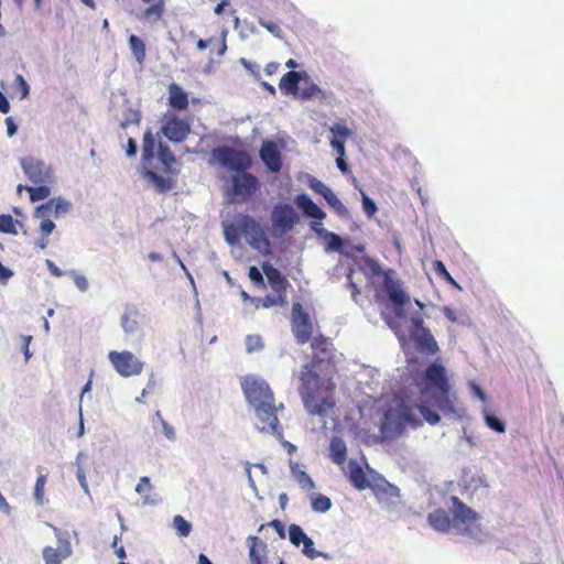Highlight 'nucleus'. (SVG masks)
Instances as JSON below:
<instances>
[{
  "label": "nucleus",
  "instance_id": "1",
  "mask_svg": "<svg viewBox=\"0 0 564 564\" xmlns=\"http://www.w3.org/2000/svg\"><path fill=\"white\" fill-rule=\"evenodd\" d=\"M311 348L312 359L300 372L299 393L311 415L326 416L336 404L334 345L319 334L311 339Z\"/></svg>",
  "mask_w": 564,
  "mask_h": 564
},
{
  "label": "nucleus",
  "instance_id": "2",
  "mask_svg": "<svg viewBox=\"0 0 564 564\" xmlns=\"http://www.w3.org/2000/svg\"><path fill=\"white\" fill-rule=\"evenodd\" d=\"M241 390L247 402L253 408L261 425L259 430L274 435H281L282 429L278 411L283 410V403L275 404L274 393L269 383L259 377L247 376L241 380Z\"/></svg>",
  "mask_w": 564,
  "mask_h": 564
},
{
  "label": "nucleus",
  "instance_id": "3",
  "mask_svg": "<svg viewBox=\"0 0 564 564\" xmlns=\"http://www.w3.org/2000/svg\"><path fill=\"white\" fill-rule=\"evenodd\" d=\"M155 153L163 166L162 172L164 175H160L153 170H147L144 177L154 185L156 192L167 193L176 185L175 176L178 173L175 167L176 158L167 144L159 141L151 129H147L142 140V162L151 164Z\"/></svg>",
  "mask_w": 564,
  "mask_h": 564
},
{
  "label": "nucleus",
  "instance_id": "4",
  "mask_svg": "<svg viewBox=\"0 0 564 564\" xmlns=\"http://www.w3.org/2000/svg\"><path fill=\"white\" fill-rule=\"evenodd\" d=\"M451 501L453 503V518H451L449 512L438 508L429 513V524L441 533H446L451 528H454L458 534L473 535L475 529L478 528V514L456 496H452Z\"/></svg>",
  "mask_w": 564,
  "mask_h": 564
},
{
  "label": "nucleus",
  "instance_id": "5",
  "mask_svg": "<svg viewBox=\"0 0 564 564\" xmlns=\"http://www.w3.org/2000/svg\"><path fill=\"white\" fill-rule=\"evenodd\" d=\"M421 395L429 397L434 401L436 406L444 413H452L455 411L453 397L451 392V384L443 365L433 362L426 369L417 382Z\"/></svg>",
  "mask_w": 564,
  "mask_h": 564
},
{
  "label": "nucleus",
  "instance_id": "6",
  "mask_svg": "<svg viewBox=\"0 0 564 564\" xmlns=\"http://www.w3.org/2000/svg\"><path fill=\"white\" fill-rule=\"evenodd\" d=\"M411 323L412 326L409 332V335L405 334L398 326H392V329L395 336L398 337V340L402 349H405L409 343L413 341L416 350H419L420 352L431 356L436 355L440 350L438 345L433 335L431 334L430 329L424 326L422 315L416 314L412 316Z\"/></svg>",
  "mask_w": 564,
  "mask_h": 564
},
{
  "label": "nucleus",
  "instance_id": "7",
  "mask_svg": "<svg viewBox=\"0 0 564 564\" xmlns=\"http://www.w3.org/2000/svg\"><path fill=\"white\" fill-rule=\"evenodd\" d=\"M408 424L414 427L421 424L411 406L402 404L398 409L387 410L380 425L381 438L392 441L400 437Z\"/></svg>",
  "mask_w": 564,
  "mask_h": 564
},
{
  "label": "nucleus",
  "instance_id": "8",
  "mask_svg": "<svg viewBox=\"0 0 564 564\" xmlns=\"http://www.w3.org/2000/svg\"><path fill=\"white\" fill-rule=\"evenodd\" d=\"M212 156L223 167L237 173L248 171L252 166L251 156L242 150L221 145L212 150Z\"/></svg>",
  "mask_w": 564,
  "mask_h": 564
},
{
  "label": "nucleus",
  "instance_id": "9",
  "mask_svg": "<svg viewBox=\"0 0 564 564\" xmlns=\"http://www.w3.org/2000/svg\"><path fill=\"white\" fill-rule=\"evenodd\" d=\"M240 228L252 249L263 256L271 254V243L259 221L249 215H240Z\"/></svg>",
  "mask_w": 564,
  "mask_h": 564
},
{
  "label": "nucleus",
  "instance_id": "10",
  "mask_svg": "<svg viewBox=\"0 0 564 564\" xmlns=\"http://www.w3.org/2000/svg\"><path fill=\"white\" fill-rule=\"evenodd\" d=\"M300 217L292 205L286 203L276 204L271 213L272 235L281 238L299 223Z\"/></svg>",
  "mask_w": 564,
  "mask_h": 564
},
{
  "label": "nucleus",
  "instance_id": "11",
  "mask_svg": "<svg viewBox=\"0 0 564 564\" xmlns=\"http://www.w3.org/2000/svg\"><path fill=\"white\" fill-rule=\"evenodd\" d=\"M291 330L299 345H304L314 337V324L312 318L300 303H294L292 306Z\"/></svg>",
  "mask_w": 564,
  "mask_h": 564
},
{
  "label": "nucleus",
  "instance_id": "12",
  "mask_svg": "<svg viewBox=\"0 0 564 564\" xmlns=\"http://www.w3.org/2000/svg\"><path fill=\"white\" fill-rule=\"evenodd\" d=\"M191 133V123L174 113L166 112L162 117L158 135L162 134L174 143L183 142Z\"/></svg>",
  "mask_w": 564,
  "mask_h": 564
},
{
  "label": "nucleus",
  "instance_id": "13",
  "mask_svg": "<svg viewBox=\"0 0 564 564\" xmlns=\"http://www.w3.org/2000/svg\"><path fill=\"white\" fill-rule=\"evenodd\" d=\"M108 359L115 370L122 377L138 376L143 370V362L129 350H111L108 354Z\"/></svg>",
  "mask_w": 564,
  "mask_h": 564
},
{
  "label": "nucleus",
  "instance_id": "14",
  "mask_svg": "<svg viewBox=\"0 0 564 564\" xmlns=\"http://www.w3.org/2000/svg\"><path fill=\"white\" fill-rule=\"evenodd\" d=\"M260 188L257 176L245 171L231 177V193L236 202L249 200Z\"/></svg>",
  "mask_w": 564,
  "mask_h": 564
},
{
  "label": "nucleus",
  "instance_id": "15",
  "mask_svg": "<svg viewBox=\"0 0 564 564\" xmlns=\"http://www.w3.org/2000/svg\"><path fill=\"white\" fill-rule=\"evenodd\" d=\"M23 172L34 184H44L51 181V169L41 160L33 156L20 160Z\"/></svg>",
  "mask_w": 564,
  "mask_h": 564
},
{
  "label": "nucleus",
  "instance_id": "16",
  "mask_svg": "<svg viewBox=\"0 0 564 564\" xmlns=\"http://www.w3.org/2000/svg\"><path fill=\"white\" fill-rule=\"evenodd\" d=\"M56 538L58 546L56 549L52 546H45L42 551L43 560L45 564H62L64 560L72 555V546L67 538L57 530Z\"/></svg>",
  "mask_w": 564,
  "mask_h": 564
},
{
  "label": "nucleus",
  "instance_id": "17",
  "mask_svg": "<svg viewBox=\"0 0 564 564\" xmlns=\"http://www.w3.org/2000/svg\"><path fill=\"white\" fill-rule=\"evenodd\" d=\"M383 286L390 301L395 305L397 310H401L402 306L408 302L409 296L403 291L400 281L393 279L391 269L387 270L384 273Z\"/></svg>",
  "mask_w": 564,
  "mask_h": 564
},
{
  "label": "nucleus",
  "instance_id": "18",
  "mask_svg": "<svg viewBox=\"0 0 564 564\" xmlns=\"http://www.w3.org/2000/svg\"><path fill=\"white\" fill-rule=\"evenodd\" d=\"M260 159L272 173H278L282 169L281 152L273 141H264L260 149Z\"/></svg>",
  "mask_w": 564,
  "mask_h": 564
},
{
  "label": "nucleus",
  "instance_id": "19",
  "mask_svg": "<svg viewBox=\"0 0 564 564\" xmlns=\"http://www.w3.org/2000/svg\"><path fill=\"white\" fill-rule=\"evenodd\" d=\"M262 269L273 292L288 299L286 292L289 282L286 278L282 275L279 269L269 263H263Z\"/></svg>",
  "mask_w": 564,
  "mask_h": 564
},
{
  "label": "nucleus",
  "instance_id": "20",
  "mask_svg": "<svg viewBox=\"0 0 564 564\" xmlns=\"http://www.w3.org/2000/svg\"><path fill=\"white\" fill-rule=\"evenodd\" d=\"M167 93V104L172 109L184 111L188 108V94L178 84L171 83Z\"/></svg>",
  "mask_w": 564,
  "mask_h": 564
},
{
  "label": "nucleus",
  "instance_id": "21",
  "mask_svg": "<svg viewBox=\"0 0 564 564\" xmlns=\"http://www.w3.org/2000/svg\"><path fill=\"white\" fill-rule=\"evenodd\" d=\"M295 204L301 208L305 216L317 219L319 223L326 218V213L322 210L306 194H300L295 197Z\"/></svg>",
  "mask_w": 564,
  "mask_h": 564
},
{
  "label": "nucleus",
  "instance_id": "22",
  "mask_svg": "<svg viewBox=\"0 0 564 564\" xmlns=\"http://www.w3.org/2000/svg\"><path fill=\"white\" fill-rule=\"evenodd\" d=\"M247 542L250 564H267V544L254 535H250Z\"/></svg>",
  "mask_w": 564,
  "mask_h": 564
},
{
  "label": "nucleus",
  "instance_id": "23",
  "mask_svg": "<svg viewBox=\"0 0 564 564\" xmlns=\"http://www.w3.org/2000/svg\"><path fill=\"white\" fill-rule=\"evenodd\" d=\"M356 264L358 267V270L361 271L368 278L384 276V273L387 272L381 268L378 261L368 256L361 257L359 260L356 261Z\"/></svg>",
  "mask_w": 564,
  "mask_h": 564
},
{
  "label": "nucleus",
  "instance_id": "24",
  "mask_svg": "<svg viewBox=\"0 0 564 564\" xmlns=\"http://www.w3.org/2000/svg\"><path fill=\"white\" fill-rule=\"evenodd\" d=\"M301 79L302 73L290 70L281 77L279 88L286 95H296L299 93V83Z\"/></svg>",
  "mask_w": 564,
  "mask_h": 564
},
{
  "label": "nucleus",
  "instance_id": "25",
  "mask_svg": "<svg viewBox=\"0 0 564 564\" xmlns=\"http://www.w3.org/2000/svg\"><path fill=\"white\" fill-rule=\"evenodd\" d=\"M312 228L318 236L324 237V239L327 243L328 250H333V251L341 250L343 240L337 234L325 230L322 227V223H318V224L314 223Z\"/></svg>",
  "mask_w": 564,
  "mask_h": 564
},
{
  "label": "nucleus",
  "instance_id": "26",
  "mask_svg": "<svg viewBox=\"0 0 564 564\" xmlns=\"http://www.w3.org/2000/svg\"><path fill=\"white\" fill-rule=\"evenodd\" d=\"M349 480L358 490H365L370 487V481L364 469L357 463L349 464Z\"/></svg>",
  "mask_w": 564,
  "mask_h": 564
},
{
  "label": "nucleus",
  "instance_id": "27",
  "mask_svg": "<svg viewBox=\"0 0 564 564\" xmlns=\"http://www.w3.org/2000/svg\"><path fill=\"white\" fill-rule=\"evenodd\" d=\"M329 452L332 460L341 465L346 460L347 448L345 442L339 437H333L329 444Z\"/></svg>",
  "mask_w": 564,
  "mask_h": 564
},
{
  "label": "nucleus",
  "instance_id": "28",
  "mask_svg": "<svg viewBox=\"0 0 564 564\" xmlns=\"http://www.w3.org/2000/svg\"><path fill=\"white\" fill-rule=\"evenodd\" d=\"M252 303L256 310L270 308L272 306H284L288 303V299L275 295H265L264 297H253Z\"/></svg>",
  "mask_w": 564,
  "mask_h": 564
},
{
  "label": "nucleus",
  "instance_id": "29",
  "mask_svg": "<svg viewBox=\"0 0 564 564\" xmlns=\"http://www.w3.org/2000/svg\"><path fill=\"white\" fill-rule=\"evenodd\" d=\"M225 239L230 245H237L240 240V236L242 235V229L240 228V215H238L234 221L225 226Z\"/></svg>",
  "mask_w": 564,
  "mask_h": 564
},
{
  "label": "nucleus",
  "instance_id": "30",
  "mask_svg": "<svg viewBox=\"0 0 564 564\" xmlns=\"http://www.w3.org/2000/svg\"><path fill=\"white\" fill-rule=\"evenodd\" d=\"M129 46L132 55L137 62L142 65L147 57V50L144 42L137 35L132 34L129 36Z\"/></svg>",
  "mask_w": 564,
  "mask_h": 564
},
{
  "label": "nucleus",
  "instance_id": "31",
  "mask_svg": "<svg viewBox=\"0 0 564 564\" xmlns=\"http://www.w3.org/2000/svg\"><path fill=\"white\" fill-rule=\"evenodd\" d=\"M138 312L128 310L121 316V326L126 333H133L138 328Z\"/></svg>",
  "mask_w": 564,
  "mask_h": 564
},
{
  "label": "nucleus",
  "instance_id": "32",
  "mask_svg": "<svg viewBox=\"0 0 564 564\" xmlns=\"http://www.w3.org/2000/svg\"><path fill=\"white\" fill-rule=\"evenodd\" d=\"M325 200L338 216L343 218H347L349 216L348 208L341 203V200L333 191L328 195H325Z\"/></svg>",
  "mask_w": 564,
  "mask_h": 564
},
{
  "label": "nucleus",
  "instance_id": "33",
  "mask_svg": "<svg viewBox=\"0 0 564 564\" xmlns=\"http://www.w3.org/2000/svg\"><path fill=\"white\" fill-rule=\"evenodd\" d=\"M434 271L443 278L445 281H447L451 285H453L457 290H462L460 285L456 282V280L451 275V273L447 271L445 264L441 260H436L433 263Z\"/></svg>",
  "mask_w": 564,
  "mask_h": 564
},
{
  "label": "nucleus",
  "instance_id": "34",
  "mask_svg": "<svg viewBox=\"0 0 564 564\" xmlns=\"http://www.w3.org/2000/svg\"><path fill=\"white\" fill-rule=\"evenodd\" d=\"M15 220L9 214L0 215V231L9 235H17L18 230L15 227Z\"/></svg>",
  "mask_w": 564,
  "mask_h": 564
},
{
  "label": "nucleus",
  "instance_id": "35",
  "mask_svg": "<svg viewBox=\"0 0 564 564\" xmlns=\"http://www.w3.org/2000/svg\"><path fill=\"white\" fill-rule=\"evenodd\" d=\"M25 189L30 194L31 202H39V200L45 199L51 194L50 188L45 185H40L36 187L25 186Z\"/></svg>",
  "mask_w": 564,
  "mask_h": 564
},
{
  "label": "nucleus",
  "instance_id": "36",
  "mask_svg": "<svg viewBox=\"0 0 564 564\" xmlns=\"http://www.w3.org/2000/svg\"><path fill=\"white\" fill-rule=\"evenodd\" d=\"M306 538L307 535L300 525L293 523L289 527V539L293 545L300 546Z\"/></svg>",
  "mask_w": 564,
  "mask_h": 564
},
{
  "label": "nucleus",
  "instance_id": "37",
  "mask_svg": "<svg viewBox=\"0 0 564 564\" xmlns=\"http://www.w3.org/2000/svg\"><path fill=\"white\" fill-rule=\"evenodd\" d=\"M292 471H293L299 485L303 489L311 490L315 487L314 481L312 480V478L310 477V475L306 471L300 470L296 467H292Z\"/></svg>",
  "mask_w": 564,
  "mask_h": 564
},
{
  "label": "nucleus",
  "instance_id": "38",
  "mask_svg": "<svg viewBox=\"0 0 564 564\" xmlns=\"http://www.w3.org/2000/svg\"><path fill=\"white\" fill-rule=\"evenodd\" d=\"M332 501L324 495H316L312 499V509L316 512H326L330 509Z\"/></svg>",
  "mask_w": 564,
  "mask_h": 564
},
{
  "label": "nucleus",
  "instance_id": "39",
  "mask_svg": "<svg viewBox=\"0 0 564 564\" xmlns=\"http://www.w3.org/2000/svg\"><path fill=\"white\" fill-rule=\"evenodd\" d=\"M173 525L180 536H187L192 531V524L185 520L182 516H175L173 519Z\"/></svg>",
  "mask_w": 564,
  "mask_h": 564
},
{
  "label": "nucleus",
  "instance_id": "40",
  "mask_svg": "<svg viewBox=\"0 0 564 564\" xmlns=\"http://www.w3.org/2000/svg\"><path fill=\"white\" fill-rule=\"evenodd\" d=\"M414 408L419 410V412L422 414V416L429 424L435 425L440 422V415L436 412L432 411L427 405L421 403L415 404Z\"/></svg>",
  "mask_w": 564,
  "mask_h": 564
},
{
  "label": "nucleus",
  "instance_id": "41",
  "mask_svg": "<svg viewBox=\"0 0 564 564\" xmlns=\"http://www.w3.org/2000/svg\"><path fill=\"white\" fill-rule=\"evenodd\" d=\"M485 422L490 430H492L497 433H505V431H506L505 423L494 414L486 412L485 413Z\"/></svg>",
  "mask_w": 564,
  "mask_h": 564
},
{
  "label": "nucleus",
  "instance_id": "42",
  "mask_svg": "<svg viewBox=\"0 0 564 564\" xmlns=\"http://www.w3.org/2000/svg\"><path fill=\"white\" fill-rule=\"evenodd\" d=\"M329 131L334 134V138H338L340 140H345L351 134L350 129L346 126L345 122H336L330 128Z\"/></svg>",
  "mask_w": 564,
  "mask_h": 564
},
{
  "label": "nucleus",
  "instance_id": "43",
  "mask_svg": "<svg viewBox=\"0 0 564 564\" xmlns=\"http://www.w3.org/2000/svg\"><path fill=\"white\" fill-rule=\"evenodd\" d=\"M263 346V340L260 335H248L246 337V349L248 352L261 350Z\"/></svg>",
  "mask_w": 564,
  "mask_h": 564
},
{
  "label": "nucleus",
  "instance_id": "44",
  "mask_svg": "<svg viewBox=\"0 0 564 564\" xmlns=\"http://www.w3.org/2000/svg\"><path fill=\"white\" fill-rule=\"evenodd\" d=\"M45 484H46V476L40 475L36 478L35 487H34V499L39 505H43V501H44Z\"/></svg>",
  "mask_w": 564,
  "mask_h": 564
},
{
  "label": "nucleus",
  "instance_id": "45",
  "mask_svg": "<svg viewBox=\"0 0 564 564\" xmlns=\"http://www.w3.org/2000/svg\"><path fill=\"white\" fill-rule=\"evenodd\" d=\"M259 24L261 26H263L268 32H270L273 36H275L278 39H282V36H283L282 29L276 23L260 18Z\"/></svg>",
  "mask_w": 564,
  "mask_h": 564
},
{
  "label": "nucleus",
  "instance_id": "46",
  "mask_svg": "<svg viewBox=\"0 0 564 564\" xmlns=\"http://www.w3.org/2000/svg\"><path fill=\"white\" fill-rule=\"evenodd\" d=\"M163 12H164V3L161 0L158 3L148 7L144 10L143 14H144L145 18L154 17L155 19H161L162 15H163Z\"/></svg>",
  "mask_w": 564,
  "mask_h": 564
},
{
  "label": "nucleus",
  "instance_id": "47",
  "mask_svg": "<svg viewBox=\"0 0 564 564\" xmlns=\"http://www.w3.org/2000/svg\"><path fill=\"white\" fill-rule=\"evenodd\" d=\"M310 187L316 193V194H319L322 195L324 198H325V195H328L332 189L326 186L322 181L313 177L311 181H310Z\"/></svg>",
  "mask_w": 564,
  "mask_h": 564
},
{
  "label": "nucleus",
  "instance_id": "48",
  "mask_svg": "<svg viewBox=\"0 0 564 564\" xmlns=\"http://www.w3.org/2000/svg\"><path fill=\"white\" fill-rule=\"evenodd\" d=\"M53 205H54V200L52 199L45 204L37 206L35 209V214H34L35 217L48 219V217L52 214Z\"/></svg>",
  "mask_w": 564,
  "mask_h": 564
},
{
  "label": "nucleus",
  "instance_id": "49",
  "mask_svg": "<svg viewBox=\"0 0 564 564\" xmlns=\"http://www.w3.org/2000/svg\"><path fill=\"white\" fill-rule=\"evenodd\" d=\"M362 209L368 217H372L378 210L376 203L365 193H362Z\"/></svg>",
  "mask_w": 564,
  "mask_h": 564
},
{
  "label": "nucleus",
  "instance_id": "50",
  "mask_svg": "<svg viewBox=\"0 0 564 564\" xmlns=\"http://www.w3.org/2000/svg\"><path fill=\"white\" fill-rule=\"evenodd\" d=\"M354 272H355L354 269L349 270V272L347 274V281H348V286L351 291L352 300L355 302H357L358 296L360 295L361 291H360L359 286L357 285V283L354 281Z\"/></svg>",
  "mask_w": 564,
  "mask_h": 564
},
{
  "label": "nucleus",
  "instance_id": "51",
  "mask_svg": "<svg viewBox=\"0 0 564 564\" xmlns=\"http://www.w3.org/2000/svg\"><path fill=\"white\" fill-rule=\"evenodd\" d=\"M248 275L252 283L260 288H265L262 273L259 271L257 267H250Z\"/></svg>",
  "mask_w": 564,
  "mask_h": 564
},
{
  "label": "nucleus",
  "instance_id": "52",
  "mask_svg": "<svg viewBox=\"0 0 564 564\" xmlns=\"http://www.w3.org/2000/svg\"><path fill=\"white\" fill-rule=\"evenodd\" d=\"M303 545H304L303 553L307 557L313 560V558H315V557H317L319 555V553L314 549V542H313V540L310 536H307L304 540Z\"/></svg>",
  "mask_w": 564,
  "mask_h": 564
},
{
  "label": "nucleus",
  "instance_id": "53",
  "mask_svg": "<svg viewBox=\"0 0 564 564\" xmlns=\"http://www.w3.org/2000/svg\"><path fill=\"white\" fill-rule=\"evenodd\" d=\"M156 417L159 419L161 425H162V429H163V432L165 434V436L169 438V440H174L175 438V431L173 429V426H171L161 415V412L160 411H156L155 413Z\"/></svg>",
  "mask_w": 564,
  "mask_h": 564
},
{
  "label": "nucleus",
  "instance_id": "54",
  "mask_svg": "<svg viewBox=\"0 0 564 564\" xmlns=\"http://www.w3.org/2000/svg\"><path fill=\"white\" fill-rule=\"evenodd\" d=\"M151 490H152V485H151L150 478L148 476L141 477L140 481L135 486V491L139 495H144V494L150 492Z\"/></svg>",
  "mask_w": 564,
  "mask_h": 564
},
{
  "label": "nucleus",
  "instance_id": "55",
  "mask_svg": "<svg viewBox=\"0 0 564 564\" xmlns=\"http://www.w3.org/2000/svg\"><path fill=\"white\" fill-rule=\"evenodd\" d=\"M70 274L77 289L82 292H86L89 286L87 279L82 274L75 273L74 271H72Z\"/></svg>",
  "mask_w": 564,
  "mask_h": 564
},
{
  "label": "nucleus",
  "instance_id": "56",
  "mask_svg": "<svg viewBox=\"0 0 564 564\" xmlns=\"http://www.w3.org/2000/svg\"><path fill=\"white\" fill-rule=\"evenodd\" d=\"M55 228V224L51 219H43L40 225V230L43 236L48 237Z\"/></svg>",
  "mask_w": 564,
  "mask_h": 564
},
{
  "label": "nucleus",
  "instance_id": "57",
  "mask_svg": "<svg viewBox=\"0 0 564 564\" xmlns=\"http://www.w3.org/2000/svg\"><path fill=\"white\" fill-rule=\"evenodd\" d=\"M330 147L337 152L338 156L345 155V140L333 138L330 140Z\"/></svg>",
  "mask_w": 564,
  "mask_h": 564
},
{
  "label": "nucleus",
  "instance_id": "58",
  "mask_svg": "<svg viewBox=\"0 0 564 564\" xmlns=\"http://www.w3.org/2000/svg\"><path fill=\"white\" fill-rule=\"evenodd\" d=\"M317 93H319V88L315 84H311L307 88L303 89L301 93L302 99H311L314 97Z\"/></svg>",
  "mask_w": 564,
  "mask_h": 564
},
{
  "label": "nucleus",
  "instance_id": "59",
  "mask_svg": "<svg viewBox=\"0 0 564 564\" xmlns=\"http://www.w3.org/2000/svg\"><path fill=\"white\" fill-rule=\"evenodd\" d=\"M45 264L53 276L61 278L64 274L63 271L52 260L46 259Z\"/></svg>",
  "mask_w": 564,
  "mask_h": 564
},
{
  "label": "nucleus",
  "instance_id": "60",
  "mask_svg": "<svg viewBox=\"0 0 564 564\" xmlns=\"http://www.w3.org/2000/svg\"><path fill=\"white\" fill-rule=\"evenodd\" d=\"M269 525H270V527H272V528L275 530V532L279 534V536H280L281 539H284V538H285V529H284V524H283L280 520H278V519L272 520V521L269 523Z\"/></svg>",
  "mask_w": 564,
  "mask_h": 564
},
{
  "label": "nucleus",
  "instance_id": "61",
  "mask_svg": "<svg viewBox=\"0 0 564 564\" xmlns=\"http://www.w3.org/2000/svg\"><path fill=\"white\" fill-rule=\"evenodd\" d=\"M13 276V271L0 262V282L7 283Z\"/></svg>",
  "mask_w": 564,
  "mask_h": 564
},
{
  "label": "nucleus",
  "instance_id": "62",
  "mask_svg": "<svg viewBox=\"0 0 564 564\" xmlns=\"http://www.w3.org/2000/svg\"><path fill=\"white\" fill-rule=\"evenodd\" d=\"M15 82L19 84L21 88V98H25L29 95L30 89L28 83L25 82L22 75H17Z\"/></svg>",
  "mask_w": 564,
  "mask_h": 564
},
{
  "label": "nucleus",
  "instance_id": "63",
  "mask_svg": "<svg viewBox=\"0 0 564 564\" xmlns=\"http://www.w3.org/2000/svg\"><path fill=\"white\" fill-rule=\"evenodd\" d=\"M442 311H443L444 316L452 323H456L458 321L456 311L454 308H452L449 306H444Z\"/></svg>",
  "mask_w": 564,
  "mask_h": 564
},
{
  "label": "nucleus",
  "instance_id": "64",
  "mask_svg": "<svg viewBox=\"0 0 564 564\" xmlns=\"http://www.w3.org/2000/svg\"><path fill=\"white\" fill-rule=\"evenodd\" d=\"M137 142L133 138H129L127 141L126 153L128 156H134L137 154Z\"/></svg>",
  "mask_w": 564,
  "mask_h": 564
}]
</instances>
